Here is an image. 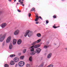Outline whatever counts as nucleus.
<instances>
[{"label":"nucleus","instance_id":"nucleus-1","mask_svg":"<svg viewBox=\"0 0 67 67\" xmlns=\"http://www.w3.org/2000/svg\"><path fill=\"white\" fill-rule=\"evenodd\" d=\"M33 34V32L32 31H30L29 30H27L26 31V33H25V34L24 35V36L25 37H26L27 35H28V36L29 37H31L32 36V35Z\"/></svg>","mask_w":67,"mask_h":67},{"label":"nucleus","instance_id":"nucleus-2","mask_svg":"<svg viewBox=\"0 0 67 67\" xmlns=\"http://www.w3.org/2000/svg\"><path fill=\"white\" fill-rule=\"evenodd\" d=\"M5 35H3L2 36V35H0V42H3L4 41V40L5 38Z\"/></svg>","mask_w":67,"mask_h":67},{"label":"nucleus","instance_id":"nucleus-3","mask_svg":"<svg viewBox=\"0 0 67 67\" xmlns=\"http://www.w3.org/2000/svg\"><path fill=\"white\" fill-rule=\"evenodd\" d=\"M25 63L23 61H20L19 63V66H23L24 65Z\"/></svg>","mask_w":67,"mask_h":67},{"label":"nucleus","instance_id":"nucleus-4","mask_svg":"<svg viewBox=\"0 0 67 67\" xmlns=\"http://www.w3.org/2000/svg\"><path fill=\"white\" fill-rule=\"evenodd\" d=\"M41 41V39H39L37 41H35L34 42L32 43L31 45H35V44H36V43H38L40 42Z\"/></svg>","mask_w":67,"mask_h":67},{"label":"nucleus","instance_id":"nucleus-5","mask_svg":"<svg viewBox=\"0 0 67 67\" xmlns=\"http://www.w3.org/2000/svg\"><path fill=\"white\" fill-rule=\"evenodd\" d=\"M19 32L20 31H19V30H17L14 32V34L15 35H18V34H19Z\"/></svg>","mask_w":67,"mask_h":67},{"label":"nucleus","instance_id":"nucleus-6","mask_svg":"<svg viewBox=\"0 0 67 67\" xmlns=\"http://www.w3.org/2000/svg\"><path fill=\"white\" fill-rule=\"evenodd\" d=\"M14 61L16 63L18 62L19 61V58L17 57L15 58L14 59Z\"/></svg>","mask_w":67,"mask_h":67},{"label":"nucleus","instance_id":"nucleus-7","mask_svg":"<svg viewBox=\"0 0 67 67\" xmlns=\"http://www.w3.org/2000/svg\"><path fill=\"white\" fill-rule=\"evenodd\" d=\"M7 26V24L6 23H3L1 25V27L3 28H4Z\"/></svg>","mask_w":67,"mask_h":67},{"label":"nucleus","instance_id":"nucleus-8","mask_svg":"<svg viewBox=\"0 0 67 67\" xmlns=\"http://www.w3.org/2000/svg\"><path fill=\"white\" fill-rule=\"evenodd\" d=\"M36 51L37 53L39 54L41 51V49L40 48H38L36 50Z\"/></svg>","mask_w":67,"mask_h":67},{"label":"nucleus","instance_id":"nucleus-9","mask_svg":"<svg viewBox=\"0 0 67 67\" xmlns=\"http://www.w3.org/2000/svg\"><path fill=\"white\" fill-rule=\"evenodd\" d=\"M11 37H8V38L6 40V42L7 43H9L10 42V41H11Z\"/></svg>","mask_w":67,"mask_h":67},{"label":"nucleus","instance_id":"nucleus-10","mask_svg":"<svg viewBox=\"0 0 67 67\" xmlns=\"http://www.w3.org/2000/svg\"><path fill=\"white\" fill-rule=\"evenodd\" d=\"M52 55V53H50L47 55L48 58H50Z\"/></svg>","mask_w":67,"mask_h":67},{"label":"nucleus","instance_id":"nucleus-11","mask_svg":"<svg viewBox=\"0 0 67 67\" xmlns=\"http://www.w3.org/2000/svg\"><path fill=\"white\" fill-rule=\"evenodd\" d=\"M22 43V40L21 39H19L17 42L18 44H20Z\"/></svg>","mask_w":67,"mask_h":67},{"label":"nucleus","instance_id":"nucleus-12","mask_svg":"<svg viewBox=\"0 0 67 67\" xmlns=\"http://www.w3.org/2000/svg\"><path fill=\"white\" fill-rule=\"evenodd\" d=\"M16 39H14L13 42V45H15V44H16Z\"/></svg>","mask_w":67,"mask_h":67},{"label":"nucleus","instance_id":"nucleus-13","mask_svg":"<svg viewBox=\"0 0 67 67\" xmlns=\"http://www.w3.org/2000/svg\"><path fill=\"white\" fill-rule=\"evenodd\" d=\"M40 46L39 44H37L36 45L34 46V48H38V47H39Z\"/></svg>","mask_w":67,"mask_h":67},{"label":"nucleus","instance_id":"nucleus-14","mask_svg":"<svg viewBox=\"0 0 67 67\" xmlns=\"http://www.w3.org/2000/svg\"><path fill=\"white\" fill-rule=\"evenodd\" d=\"M36 18L35 20V21H38V19H39V17L37 15H36Z\"/></svg>","mask_w":67,"mask_h":67},{"label":"nucleus","instance_id":"nucleus-15","mask_svg":"<svg viewBox=\"0 0 67 67\" xmlns=\"http://www.w3.org/2000/svg\"><path fill=\"white\" fill-rule=\"evenodd\" d=\"M9 48L10 49H11L12 48V45L11 43H10L9 44Z\"/></svg>","mask_w":67,"mask_h":67},{"label":"nucleus","instance_id":"nucleus-16","mask_svg":"<svg viewBox=\"0 0 67 67\" xmlns=\"http://www.w3.org/2000/svg\"><path fill=\"white\" fill-rule=\"evenodd\" d=\"M15 64L14 62L13 61H12L10 62V64L11 65H14Z\"/></svg>","mask_w":67,"mask_h":67},{"label":"nucleus","instance_id":"nucleus-17","mask_svg":"<svg viewBox=\"0 0 67 67\" xmlns=\"http://www.w3.org/2000/svg\"><path fill=\"white\" fill-rule=\"evenodd\" d=\"M24 58V56H21L20 57V59H23Z\"/></svg>","mask_w":67,"mask_h":67},{"label":"nucleus","instance_id":"nucleus-18","mask_svg":"<svg viewBox=\"0 0 67 67\" xmlns=\"http://www.w3.org/2000/svg\"><path fill=\"white\" fill-rule=\"evenodd\" d=\"M29 60L30 62H31L32 60V57H31L29 58Z\"/></svg>","mask_w":67,"mask_h":67},{"label":"nucleus","instance_id":"nucleus-19","mask_svg":"<svg viewBox=\"0 0 67 67\" xmlns=\"http://www.w3.org/2000/svg\"><path fill=\"white\" fill-rule=\"evenodd\" d=\"M59 26H57L56 27L55 26V24H54V26H53V27L54 29H56V28H57V27H59Z\"/></svg>","mask_w":67,"mask_h":67},{"label":"nucleus","instance_id":"nucleus-20","mask_svg":"<svg viewBox=\"0 0 67 67\" xmlns=\"http://www.w3.org/2000/svg\"><path fill=\"white\" fill-rule=\"evenodd\" d=\"M37 35L38 37H40L41 36V34L40 33H39L37 34Z\"/></svg>","mask_w":67,"mask_h":67},{"label":"nucleus","instance_id":"nucleus-21","mask_svg":"<svg viewBox=\"0 0 67 67\" xmlns=\"http://www.w3.org/2000/svg\"><path fill=\"white\" fill-rule=\"evenodd\" d=\"M14 56H15V55L14 54H11L10 55V57H14Z\"/></svg>","mask_w":67,"mask_h":67},{"label":"nucleus","instance_id":"nucleus-22","mask_svg":"<svg viewBox=\"0 0 67 67\" xmlns=\"http://www.w3.org/2000/svg\"><path fill=\"white\" fill-rule=\"evenodd\" d=\"M48 67H53V65L52 64H51L48 66Z\"/></svg>","mask_w":67,"mask_h":67},{"label":"nucleus","instance_id":"nucleus-23","mask_svg":"<svg viewBox=\"0 0 67 67\" xmlns=\"http://www.w3.org/2000/svg\"><path fill=\"white\" fill-rule=\"evenodd\" d=\"M26 67H31L30 66V64H27L26 65Z\"/></svg>","mask_w":67,"mask_h":67},{"label":"nucleus","instance_id":"nucleus-24","mask_svg":"<svg viewBox=\"0 0 67 67\" xmlns=\"http://www.w3.org/2000/svg\"><path fill=\"white\" fill-rule=\"evenodd\" d=\"M26 52V49H25L23 50V53H25V52Z\"/></svg>","mask_w":67,"mask_h":67},{"label":"nucleus","instance_id":"nucleus-25","mask_svg":"<svg viewBox=\"0 0 67 67\" xmlns=\"http://www.w3.org/2000/svg\"><path fill=\"white\" fill-rule=\"evenodd\" d=\"M5 67H9V65H8L7 64H5Z\"/></svg>","mask_w":67,"mask_h":67},{"label":"nucleus","instance_id":"nucleus-26","mask_svg":"<svg viewBox=\"0 0 67 67\" xmlns=\"http://www.w3.org/2000/svg\"><path fill=\"white\" fill-rule=\"evenodd\" d=\"M34 51V48H32L31 50V52H33V51Z\"/></svg>","mask_w":67,"mask_h":67},{"label":"nucleus","instance_id":"nucleus-27","mask_svg":"<svg viewBox=\"0 0 67 67\" xmlns=\"http://www.w3.org/2000/svg\"><path fill=\"white\" fill-rule=\"evenodd\" d=\"M35 10V8H32L31 11H33V10Z\"/></svg>","mask_w":67,"mask_h":67},{"label":"nucleus","instance_id":"nucleus-28","mask_svg":"<svg viewBox=\"0 0 67 67\" xmlns=\"http://www.w3.org/2000/svg\"><path fill=\"white\" fill-rule=\"evenodd\" d=\"M53 18H54V19H55L56 18V15H54L53 16Z\"/></svg>","mask_w":67,"mask_h":67},{"label":"nucleus","instance_id":"nucleus-29","mask_svg":"<svg viewBox=\"0 0 67 67\" xmlns=\"http://www.w3.org/2000/svg\"><path fill=\"white\" fill-rule=\"evenodd\" d=\"M32 53H33V54H34V55H35V54H36V52L34 51L33 52H32Z\"/></svg>","mask_w":67,"mask_h":67},{"label":"nucleus","instance_id":"nucleus-30","mask_svg":"<svg viewBox=\"0 0 67 67\" xmlns=\"http://www.w3.org/2000/svg\"><path fill=\"white\" fill-rule=\"evenodd\" d=\"M39 18H40V19H41V20H43V19L42 18V17H41V16H40L39 17Z\"/></svg>","mask_w":67,"mask_h":67},{"label":"nucleus","instance_id":"nucleus-31","mask_svg":"<svg viewBox=\"0 0 67 67\" xmlns=\"http://www.w3.org/2000/svg\"><path fill=\"white\" fill-rule=\"evenodd\" d=\"M44 48H47V46H44Z\"/></svg>","mask_w":67,"mask_h":67},{"label":"nucleus","instance_id":"nucleus-32","mask_svg":"<svg viewBox=\"0 0 67 67\" xmlns=\"http://www.w3.org/2000/svg\"><path fill=\"white\" fill-rule=\"evenodd\" d=\"M30 54L31 55H34V54H33V52H32L30 53Z\"/></svg>","mask_w":67,"mask_h":67},{"label":"nucleus","instance_id":"nucleus-33","mask_svg":"<svg viewBox=\"0 0 67 67\" xmlns=\"http://www.w3.org/2000/svg\"><path fill=\"white\" fill-rule=\"evenodd\" d=\"M49 23V21H48L46 20V24H48V23Z\"/></svg>","mask_w":67,"mask_h":67},{"label":"nucleus","instance_id":"nucleus-34","mask_svg":"<svg viewBox=\"0 0 67 67\" xmlns=\"http://www.w3.org/2000/svg\"><path fill=\"white\" fill-rule=\"evenodd\" d=\"M17 11L18 12H21V11L19 9H18Z\"/></svg>","mask_w":67,"mask_h":67},{"label":"nucleus","instance_id":"nucleus-35","mask_svg":"<svg viewBox=\"0 0 67 67\" xmlns=\"http://www.w3.org/2000/svg\"><path fill=\"white\" fill-rule=\"evenodd\" d=\"M31 13H29V17H30V16H31Z\"/></svg>","mask_w":67,"mask_h":67},{"label":"nucleus","instance_id":"nucleus-36","mask_svg":"<svg viewBox=\"0 0 67 67\" xmlns=\"http://www.w3.org/2000/svg\"><path fill=\"white\" fill-rule=\"evenodd\" d=\"M21 55V53H18V55Z\"/></svg>","mask_w":67,"mask_h":67},{"label":"nucleus","instance_id":"nucleus-37","mask_svg":"<svg viewBox=\"0 0 67 67\" xmlns=\"http://www.w3.org/2000/svg\"><path fill=\"white\" fill-rule=\"evenodd\" d=\"M33 47H34V46H32L31 47V48H33Z\"/></svg>","mask_w":67,"mask_h":67},{"label":"nucleus","instance_id":"nucleus-38","mask_svg":"<svg viewBox=\"0 0 67 67\" xmlns=\"http://www.w3.org/2000/svg\"><path fill=\"white\" fill-rule=\"evenodd\" d=\"M4 42H3V46H4Z\"/></svg>","mask_w":67,"mask_h":67},{"label":"nucleus","instance_id":"nucleus-39","mask_svg":"<svg viewBox=\"0 0 67 67\" xmlns=\"http://www.w3.org/2000/svg\"><path fill=\"white\" fill-rule=\"evenodd\" d=\"M20 3H21V4H23V2H20Z\"/></svg>","mask_w":67,"mask_h":67},{"label":"nucleus","instance_id":"nucleus-40","mask_svg":"<svg viewBox=\"0 0 67 67\" xmlns=\"http://www.w3.org/2000/svg\"><path fill=\"white\" fill-rule=\"evenodd\" d=\"M19 2H21V0H19Z\"/></svg>","mask_w":67,"mask_h":67},{"label":"nucleus","instance_id":"nucleus-41","mask_svg":"<svg viewBox=\"0 0 67 67\" xmlns=\"http://www.w3.org/2000/svg\"><path fill=\"white\" fill-rule=\"evenodd\" d=\"M38 23V22H36V24H38V23Z\"/></svg>","mask_w":67,"mask_h":67},{"label":"nucleus","instance_id":"nucleus-42","mask_svg":"<svg viewBox=\"0 0 67 67\" xmlns=\"http://www.w3.org/2000/svg\"><path fill=\"white\" fill-rule=\"evenodd\" d=\"M18 66V64H16L15 65L16 67V66Z\"/></svg>","mask_w":67,"mask_h":67},{"label":"nucleus","instance_id":"nucleus-43","mask_svg":"<svg viewBox=\"0 0 67 67\" xmlns=\"http://www.w3.org/2000/svg\"><path fill=\"white\" fill-rule=\"evenodd\" d=\"M8 1H10V2H11V0H8Z\"/></svg>","mask_w":67,"mask_h":67},{"label":"nucleus","instance_id":"nucleus-44","mask_svg":"<svg viewBox=\"0 0 67 67\" xmlns=\"http://www.w3.org/2000/svg\"><path fill=\"white\" fill-rule=\"evenodd\" d=\"M23 6H24V4H22Z\"/></svg>","mask_w":67,"mask_h":67},{"label":"nucleus","instance_id":"nucleus-45","mask_svg":"<svg viewBox=\"0 0 67 67\" xmlns=\"http://www.w3.org/2000/svg\"><path fill=\"white\" fill-rule=\"evenodd\" d=\"M16 1V0H14V2H15V1Z\"/></svg>","mask_w":67,"mask_h":67},{"label":"nucleus","instance_id":"nucleus-46","mask_svg":"<svg viewBox=\"0 0 67 67\" xmlns=\"http://www.w3.org/2000/svg\"><path fill=\"white\" fill-rule=\"evenodd\" d=\"M36 15L37 16V14H36Z\"/></svg>","mask_w":67,"mask_h":67},{"label":"nucleus","instance_id":"nucleus-47","mask_svg":"<svg viewBox=\"0 0 67 67\" xmlns=\"http://www.w3.org/2000/svg\"><path fill=\"white\" fill-rule=\"evenodd\" d=\"M19 4V3H17V4Z\"/></svg>","mask_w":67,"mask_h":67},{"label":"nucleus","instance_id":"nucleus-48","mask_svg":"<svg viewBox=\"0 0 67 67\" xmlns=\"http://www.w3.org/2000/svg\"><path fill=\"white\" fill-rule=\"evenodd\" d=\"M22 1H24V0H21Z\"/></svg>","mask_w":67,"mask_h":67},{"label":"nucleus","instance_id":"nucleus-49","mask_svg":"<svg viewBox=\"0 0 67 67\" xmlns=\"http://www.w3.org/2000/svg\"><path fill=\"white\" fill-rule=\"evenodd\" d=\"M62 1H64V0H62Z\"/></svg>","mask_w":67,"mask_h":67},{"label":"nucleus","instance_id":"nucleus-50","mask_svg":"<svg viewBox=\"0 0 67 67\" xmlns=\"http://www.w3.org/2000/svg\"><path fill=\"white\" fill-rule=\"evenodd\" d=\"M1 15V13H0V15Z\"/></svg>","mask_w":67,"mask_h":67},{"label":"nucleus","instance_id":"nucleus-51","mask_svg":"<svg viewBox=\"0 0 67 67\" xmlns=\"http://www.w3.org/2000/svg\"><path fill=\"white\" fill-rule=\"evenodd\" d=\"M29 6H30V4H29Z\"/></svg>","mask_w":67,"mask_h":67},{"label":"nucleus","instance_id":"nucleus-52","mask_svg":"<svg viewBox=\"0 0 67 67\" xmlns=\"http://www.w3.org/2000/svg\"><path fill=\"white\" fill-rule=\"evenodd\" d=\"M27 8L26 9V10H27Z\"/></svg>","mask_w":67,"mask_h":67},{"label":"nucleus","instance_id":"nucleus-53","mask_svg":"<svg viewBox=\"0 0 67 67\" xmlns=\"http://www.w3.org/2000/svg\"><path fill=\"white\" fill-rule=\"evenodd\" d=\"M55 45H56V44H55Z\"/></svg>","mask_w":67,"mask_h":67},{"label":"nucleus","instance_id":"nucleus-54","mask_svg":"<svg viewBox=\"0 0 67 67\" xmlns=\"http://www.w3.org/2000/svg\"><path fill=\"white\" fill-rule=\"evenodd\" d=\"M34 11L35 12V11Z\"/></svg>","mask_w":67,"mask_h":67}]
</instances>
